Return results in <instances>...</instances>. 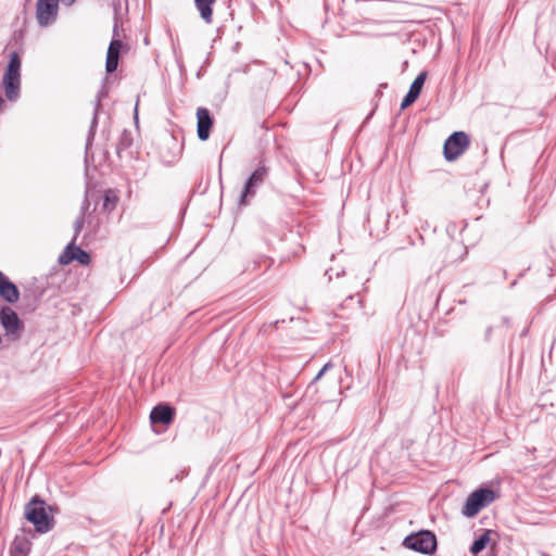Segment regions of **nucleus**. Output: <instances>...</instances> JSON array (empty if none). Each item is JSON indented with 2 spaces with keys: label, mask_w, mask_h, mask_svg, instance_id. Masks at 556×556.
Here are the masks:
<instances>
[{
  "label": "nucleus",
  "mask_w": 556,
  "mask_h": 556,
  "mask_svg": "<svg viewBox=\"0 0 556 556\" xmlns=\"http://www.w3.org/2000/svg\"><path fill=\"white\" fill-rule=\"evenodd\" d=\"M5 97L10 101L17 99L21 88V58L17 52L10 54L8 67L2 78Z\"/></svg>",
  "instance_id": "nucleus-1"
},
{
  "label": "nucleus",
  "mask_w": 556,
  "mask_h": 556,
  "mask_svg": "<svg viewBox=\"0 0 556 556\" xmlns=\"http://www.w3.org/2000/svg\"><path fill=\"white\" fill-rule=\"evenodd\" d=\"M25 517L38 532H48L53 527V518L48 514L43 501L36 498L30 501L25 507Z\"/></svg>",
  "instance_id": "nucleus-2"
},
{
  "label": "nucleus",
  "mask_w": 556,
  "mask_h": 556,
  "mask_svg": "<svg viewBox=\"0 0 556 556\" xmlns=\"http://www.w3.org/2000/svg\"><path fill=\"white\" fill-rule=\"evenodd\" d=\"M403 546L426 555H431L437 549V538L434 533L422 530L406 536Z\"/></svg>",
  "instance_id": "nucleus-3"
},
{
  "label": "nucleus",
  "mask_w": 556,
  "mask_h": 556,
  "mask_svg": "<svg viewBox=\"0 0 556 556\" xmlns=\"http://www.w3.org/2000/svg\"><path fill=\"white\" fill-rule=\"evenodd\" d=\"M495 500V493L490 489H478L468 497L463 508L466 517H475L482 508Z\"/></svg>",
  "instance_id": "nucleus-4"
},
{
  "label": "nucleus",
  "mask_w": 556,
  "mask_h": 556,
  "mask_svg": "<svg viewBox=\"0 0 556 556\" xmlns=\"http://www.w3.org/2000/svg\"><path fill=\"white\" fill-rule=\"evenodd\" d=\"M469 143V137L464 131L452 134L443 146L444 157L450 162L455 161L468 149Z\"/></svg>",
  "instance_id": "nucleus-5"
},
{
  "label": "nucleus",
  "mask_w": 556,
  "mask_h": 556,
  "mask_svg": "<svg viewBox=\"0 0 556 556\" xmlns=\"http://www.w3.org/2000/svg\"><path fill=\"white\" fill-rule=\"evenodd\" d=\"M59 13V0H38L36 4V17L40 26L52 24Z\"/></svg>",
  "instance_id": "nucleus-6"
},
{
  "label": "nucleus",
  "mask_w": 556,
  "mask_h": 556,
  "mask_svg": "<svg viewBox=\"0 0 556 556\" xmlns=\"http://www.w3.org/2000/svg\"><path fill=\"white\" fill-rule=\"evenodd\" d=\"M0 323L8 336H13L14 339L20 337V332L23 329V323L11 307L5 306L1 309Z\"/></svg>",
  "instance_id": "nucleus-7"
},
{
  "label": "nucleus",
  "mask_w": 556,
  "mask_h": 556,
  "mask_svg": "<svg viewBox=\"0 0 556 556\" xmlns=\"http://www.w3.org/2000/svg\"><path fill=\"white\" fill-rule=\"evenodd\" d=\"M197 132L200 140L205 141L210 138V132L213 127V118L210 111L205 108L197 110Z\"/></svg>",
  "instance_id": "nucleus-8"
},
{
  "label": "nucleus",
  "mask_w": 556,
  "mask_h": 556,
  "mask_svg": "<svg viewBox=\"0 0 556 556\" xmlns=\"http://www.w3.org/2000/svg\"><path fill=\"white\" fill-rule=\"evenodd\" d=\"M72 261H77L83 265H87L90 262V255L80 248L70 244L60 256V263L68 264Z\"/></svg>",
  "instance_id": "nucleus-9"
},
{
  "label": "nucleus",
  "mask_w": 556,
  "mask_h": 556,
  "mask_svg": "<svg viewBox=\"0 0 556 556\" xmlns=\"http://www.w3.org/2000/svg\"><path fill=\"white\" fill-rule=\"evenodd\" d=\"M0 296L9 303H15L20 298L17 287L0 271Z\"/></svg>",
  "instance_id": "nucleus-10"
},
{
  "label": "nucleus",
  "mask_w": 556,
  "mask_h": 556,
  "mask_svg": "<svg viewBox=\"0 0 556 556\" xmlns=\"http://www.w3.org/2000/svg\"><path fill=\"white\" fill-rule=\"evenodd\" d=\"M124 47V43L119 39H113L109 46L106 53L105 68L108 73L116 71L118 65L119 53Z\"/></svg>",
  "instance_id": "nucleus-11"
},
{
  "label": "nucleus",
  "mask_w": 556,
  "mask_h": 556,
  "mask_svg": "<svg viewBox=\"0 0 556 556\" xmlns=\"http://www.w3.org/2000/svg\"><path fill=\"white\" fill-rule=\"evenodd\" d=\"M174 415L175 409L173 407L169 405L160 404L152 409L150 419L153 424L169 425L174 419Z\"/></svg>",
  "instance_id": "nucleus-12"
},
{
  "label": "nucleus",
  "mask_w": 556,
  "mask_h": 556,
  "mask_svg": "<svg viewBox=\"0 0 556 556\" xmlns=\"http://www.w3.org/2000/svg\"><path fill=\"white\" fill-rule=\"evenodd\" d=\"M265 176H266V169L264 167H260L256 170H254V173L251 175V177L247 181L244 189L242 191L241 201H240L241 204H244L245 198L249 194L253 193L252 188L264 181Z\"/></svg>",
  "instance_id": "nucleus-13"
},
{
  "label": "nucleus",
  "mask_w": 556,
  "mask_h": 556,
  "mask_svg": "<svg viewBox=\"0 0 556 556\" xmlns=\"http://www.w3.org/2000/svg\"><path fill=\"white\" fill-rule=\"evenodd\" d=\"M30 551V542L25 536H17L12 542L11 556H27Z\"/></svg>",
  "instance_id": "nucleus-14"
},
{
  "label": "nucleus",
  "mask_w": 556,
  "mask_h": 556,
  "mask_svg": "<svg viewBox=\"0 0 556 556\" xmlns=\"http://www.w3.org/2000/svg\"><path fill=\"white\" fill-rule=\"evenodd\" d=\"M216 0H194L195 7L200 12L201 17L206 22H212L213 10L212 5Z\"/></svg>",
  "instance_id": "nucleus-15"
},
{
  "label": "nucleus",
  "mask_w": 556,
  "mask_h": 556,
  "mask_svg": "<svg viewBox=\"0 0 556 556\" xmlns=\"http://www.w3.org/2000/svg\"><path fill=\"white\" fill-rule=\"evenodd\" d=\"M119 201L118 192L114 189H108L104 191L103 195V205L102 208L104 212L111 213Z\"/></svg>",
  "instance_id": "nucleus-16"
},
{
  "label": "nucleus",
  "mask_w": 556,
  "mask_h": 556,
  "mask_svg": "<svg viewBox=\"0 0 556 556\" xmlns=\"http://www.w3.org/2000/svg\"><path fill=\"white\" fill-rule=\"evenodd\" d=\"M490 542V531H485L479 539H477L470 547L473 555L479 554Z\"/></svg>",
  "instance_id": "nucleus-17"
},
{
  "label": "nucleus",
  "mask_w": 556,
  "mask_h": 556,
  "mask_svg": "<svg viewBox=\"0 0 556 556\" xmlns=\"http://www.w3.org/2000/svg\"><path fill=\"white\" fill-rule=\"evenodd\" d=\"M426 77H427V73L426 72H422L420 73L415 79L414 81L412 83L410 87H409V91L415 93L416 96L419 97L420 92H421V89L424 87V84H425V80H426Z\"/></svg>",
  "instance_id": "nucleus-18"
},
{
  "label": "nucleus",
  "mask_w": 556,
  "mask_h": 556,
  "mask_svg": "<svg viewBox=\"0 0 556 556\" xmlns=\"http://www.w3.org/2000/svg\"><path fill=\"white\" fill-rule=\"evenodd\" d=\"M417 98H418V96H416L415 93H413L408 90L407 94L405 96V98L403 99V101L401 103V109L404 110V109L408 108L417 100Z\"/></svg>",
  "instance_id": "nucleus-19"
},
{
  "label": "nucleus",
  "mask_w": 556,
  "mask_h": 556,
  "mask_svg": "<svg viewBox=\"0 0 556 556\" xmlns=\"http://www.w3.org/2000/svg\"><path fill=\"white\" fill-rule=\"evenodd\" d=\"M328 367H329V365H325V366L323 367V369L319 371V374L317 375V377H316V378L318 379V378H319V377H320V376H321V375L327 370V368H328Z\"/></svg>",
  "instance_id": "nucleus-20"
}]
</instances>
